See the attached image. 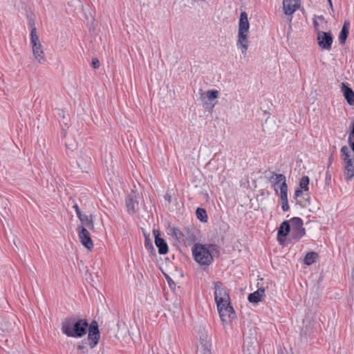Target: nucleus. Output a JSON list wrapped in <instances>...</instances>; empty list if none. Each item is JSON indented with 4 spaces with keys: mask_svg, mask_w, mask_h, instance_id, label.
Listing matches in <instances>:
<instances>
[{
    "mask_svg": "<svg viewBox=\"0 0 354 354\" xmlns=\"http://www.w3.org/2000/svg\"><path fill=\"white\" fill-rule=\"evenodd\" d=\"M29 25L31 26V29L32 28V27H35V22H34V21H32V20H30V21H29Z\"/></svg>",
    "mask_w": 354,
    "mask_h": 354,
    "instance_id": "obj_40",
    "label": "nucleus"
},
{
    "mask_svg": "<svg viewBox=\"0 0 354 354\" xmlns=\"http://www.w3.org/2000/svg\"><path fill=\"white\" fill-rule=\"evenodd\" d=\"M216 304L218 311V310L224 308L225 307L231 305V304H230V298L227 299L225 300V301H222V302H221V300L220 301H216Z\"/></svg>",
    "mask_w": 354,
    "mask_h": 354,
    "instance_id": "obj_27",
    "label": "nucleus"
},
{
    "mask_svg": "<svg viewBox=\"0 0 354 354\" xmlns=\"http://www.w3.org/2000/svg\"><path fill=\"white\" fill-rule=\"evenodd\" d=\"M144 234H145V246L146 249L148 251L154 250V248H153V243H152V241H151V239L149 237V234L147 235L145 233Z\"/></svg>",
    "mask_w": 354,
    "mask_h": 354,
    "instance_id": "obj_26",
    "label": "nucleus"
},
{
    "mask_svg": "<svg viewBox=\"0 0 354 354\" xmlns=\"http://www.w3.org/2000/svg\"><path fill=\"white\" fill-rule=\"evenodd\" d=\"M351 277L354 279V267L353 268L352 271H351Z\"/></svg>",
    "mask_w": 354,
    "mask_h": 354,
    "instance_id": "obj_42",
    "label": "nucleus"
},
{
    "mask_svg": "<svg viewBox=\"0 0 354 354\" xmlns=\"http://www.w3.org/2000/svg\"><path fill=\"white\" fill-rule=\"evenodd\" d=\"M153 235L155 237V244L158 249V252L160 254H165L168 252V245L166 241L160 236L158 230H153Z\"/></svg>",
    "mask_w": 354,
    "mask_h": 354,
    "instance_id": "obj_14",
    "label": "nucleus"
},
{
    "mask_svg": "<svg viewBox=\"0 0 354 354\" xmlns=\"http://www.w3.org/2000/svg\"><path fill=\"white\" fill-rule=\"evenodd\" d=\"M78 218L80 220V221L82 223V226H84L85 227L88 228L89 230H93L94 229V224L92 218V216L90 217L86 214H83L78 217Z\"/></svg>",
    "mask_w": 354,
    "mask_h": 354,
    "instance_id": "obj_20",
    "label": "nucleus"
},
{
    "mask_svg": "<svg viewBox=\"0 0 354 354\" xmlns=\"http://www.w3.org/2000/svg\"><path fill=\"white\" fill-rule=\"evenodd\" d=\"M32 53L35 58L39 62L42 63L45 61L44 53L42 50L41 44L31 45Z\"/></svg>",
    "mask_w": 354,
    "mask_h": 354,
    "instance_id": "obj_18",
    "label": "nucleus"
},
{
    "mask_svg": "<svg viewBox=\"0 0 354 354\" xmlns=\"http://www.w3.org/2000/svg\"><path fill=\"white\" fill-rule=\"evenodd\" d=\"M30 40V45H35L41 43L37 32L36 27H32V28L31 29Z\"/></svg>",
    "mask_w": 354,
    "mask_h": 354,
    "instance_id": "obj_24",
    "label": "nucleus"
},
{
    "mask_svg": "<svg viewBox=\"0 0 354 354\" xmlns=\"http://www.w3.org/2000/svg\"><path fill=\"white\" fill-rule=\"evenodd\" d=\"M345 163L344 178L346 180H351L354 176V158H343Z\"/></svg>",
    "mask_w": 354,
    "mask_h": 354,
    "instance_id": "obj_13",
    "label": "nucleus"
},
{
    "mask_svg": "<svg viewBox=\"0 0 354 354\" xmlns=\"http://www.w3.org/2000/svg\"><path fill=\"white\" fill-rule=\"evenodd\" d=\"M290 238L299 241L306 234V230L304 227L303 220L299 217H293L290 220Z\"/></svg>",
    "mask_w": 354,
    "mask_h": 354,
    "instance_id": "obj_4",
    "label": "nucleus"
},
{
    "mask_svg": "<svg viewBox=\"0 0 354 354\" xmlns=\"http://www.w3.org/2000/svg\"><path fill=\"white\" fill-rule=\"evenodd\" d=\"M164 198L166 201H167L169 203L171 201V195H169V194H166L165 196H164Z\"/></svg>",
    "mask_w": 354,
    "mask_h": 354,
    "instance_id": "obj_36",
    "label": "nucleus"
},
{
    "mask_svg": "<svg viewBox=\"0 0 354 354\" xmlns=\"http://www.w3.org/2000/svg\"><path fill=\"white\" fill-rule=\"evenodd\" d=\"M209 346L210 345L207 343L202 344L200 351L201 354H212Z\"/></svg>",
    "mask_w": 354,
    "mask_h": 354,
    "instance_id": "obj_30",
    "label": "nucleus"
},
{
    "mask_svg": "<svg viewBox=\"0 0 354 354\" xmlns=\"http://www.w3.org/2000/svg\"><path fill=\"white\" fill-rule=\"evenodd\" d=\"M265 297V288H259L254 292L250 293L248 297V299L250 303L257 304L261 301Z\"/></svg>",
    "mask_w": 354,
    "mask_h": 354,
    "instance_id": "obj_15",
    "label": "nucleus"
},
{
    "mask_svg": "<svg viewBox=\"0 0 354 354\" xmlns=\"http://www.w3.org/2000/svg\"><path fill=\"white\" fill-rule=\"evenodd\" d=\"M328 2H329L330 5V6H332L331 0H328Z\"/></svg>",
    "mask_w": 354,
    "mask_h": 354,
    "instance_id": "obj_48",
    "label": "nucleus"
},
{
    "mask_svg": "<svg viewBox=\"0 0 354 354\" xmlns=\"http://www.w3.org/2000/svg\"><path fill=\"white\" fill-rule=\"evenodd\" d=\"M216 245L214 244L195 243L192 248L194 260L201 266H209L213 262V255L217 251Z\"/></svg>",
    "mask_w": 354,
    "mask_h": 354,
    "instance_id": "obj_2",
    "label": "nucleus"
},
{
    "mask_svg": "<svg viewBox=\"0 0 354 354\" xmlns=\"http://www.w3.org/2000/svg\"><path fill=\"white\" fill-rule=\"evenodd\" d=\"M172 232H173V234L174 236H175V238L178 240V241H180L183 237V232L180 231V229L177 228V227H173L172 228Z\"/></svg>",
    "mask_w": 354,
    "mask_h": 354,
    "instance_id": "obj_29",
    "label": "nucleus"
},
{
    "mask_svg": "<svg viewBox=\"0 0 354 354\" xmlns=\"http://www.w3.org/2000/svg\"><path fill=\"white\" fill-rule=\"evenodd\" d=\"M270 182L274 188V192L278 194L280 191V194H282V189H284L286 193L288 192V185L286 183V176L282 174L273 173L270 178Z\"/></svg>",
    "mask_w": 354,
    "mask_h": 354,
    "instance_id": "obj_6",
    "label": "nucleus"
},
{
    "mask_svg": "<svg viewBox=\"0 0 354 354\" xmlns=\"http://www.w3.org/2000/svg\"><path fill=\"white\" fill-rule=\"evenodd\" d=\"M196 214L197 218L199 219L201 221L204 223L207 221V214L205 209L198 207Z\"/></svg>",
    "mask_w": 354,
    "mask_h": 354,
    "instance_id": "obj_23",
    "label": "nucleus"
},
{
    "mask_svg": "<svg viewBox=\"0 0 354 354\" xmlns=\"http://www.w3.org/2000/svg\"><path fill=\"white\" fill-rule=\"evenodd\" d=\"M318 258V254L315 252H308L304 259V263L307 266H310L316 262Z\"/></svg>",
    "mask_w": 354,
    "mask_h": 354,
    "instance_id": "obj_21",
    "label": "nucleus"
},
{
    "mask_svg": "<svg viewBox=\"0 0 354 354\" xmlns=\"http://www.w3.org/2000/svg\"><path fill=\"white\" fill-rule=\"evenodd\" d=\"M300 0H283V11L286 15L291 16L299 8Z\"/></svg>",
    "mask_w": 354,
    "mask_h": 354,
    "instance_id": "obj_10",
    "label": "nucleus"
},
{
    "mask_svg": "<svg viewBox=\"0 0 354 354\" xmlns=\"http://www.w3.org/2000/svg\"><path fill=\"white\" fill-rule=\"evenodd\" d=\"M250 24L248 21V14L242 12L239 21V30L236 40V46L241 51L243 57L247 55V51L249 46L248 33Z\"/></svg>",
    "mask_w": 354,
    "mask_h": 354,
    "instance_id": "obj_3",
    "label": "nucleus"
},
{
    "mask_svg": "<svg viewBox=\"0 0 354 354\" xmlns=\"http://www.w3.org/2000/svg\"><path fill=\"white\" fill-rule=\"evenodd\" d=\"M88 342L91 348H95L98 344L100 334L98 324L96 321H92L87 328Z\"/></svg>",
    "mask_w": 354,
    "mask_h": 354,
    "instance_id": "obj_5",
    "label": "nucleus"
},
{
    "mask_svg": "<svg viewBox=\"0 0 354 354\" xmlns=\"http://www.w3.org/2000/svg\"><path fill=\"white\" fill-rule=\"evenodd\" d=\"M126 206L127 212L130 214H133L138 211L139 203L136 193H131L127 196L126 198Z\"/></svg>",
    "mask_w": 354,
    "mask_h": 354,
    "instance_id": "obj_11",
    "label": "nucleus"
},
{
    "mask_svg": "<svg viewBox=\"0 0 354 354\" xmlns=\"http://www.w3.org/2000/svg\"><path fill=\"white\" fill-rule=\"evenodd\" d=\"M330 180V175L328 171L326 172V181L329 182Z\"/></svg>",
    "mask_w": 354,
    "mask_h": 354,
    "instance_id": "obj_38",
    "label": "nucleus"
},
{
    "mask_svg": "<svg viewBox=\"0 0 354 354\" xmlns=\"http://www.w3.org/2000/svg\"><path fill=\"white\" fill-rule=\"evenodd\" d=\"M78 236L82 244L88 250H91L93 248L90 233L84 226L78 227Z\"/></svg>",
    "mask_w": 354,
    "mask_h": 354,
    "instance_id": "obj_7",
    "label": "nucleus"
},
{
    "mask_svg": "<svg viewBox=\"0 0 354 354\" xmlns=\"http://www.w3.org/2000/svg\"><path fill=\"white\" fill-rule=\"evenodd\" d=\"M88 326L86 319L70 317L63 321L61 330L68 337L81 338L86 334Z\"/></svg>",
    "mask_w": 354,
    "mask_h": 354,
    "instance_id": "obj_1",
    "label": "nucleus"
},
{
    "mask_svg": "<svg viewBox=\"0 0 354 354\" xmlns=\"http://www.w3.org/2000/svg\"><path fill=\"white\" fill-rule=\"evenodd\" d=\"M91 65L94 68H98L100 67V61L97 58H93Z\"/></svg>",
    "mask_w": 354,
    "mask_h": 354,
    "instance_id": "obj_33",
    "label": "nucleus"
},
{
    "mask_svg": "<svg viewBox=\"0 0 354 354\" xmlns=\"http://www.w3.org/2000/svg\"><path fill=\"white\" fill-rule=\"evenodd\" d=\"M73 208L75 210V213H76L77 217H80L82 215V212L80 211V209L78 205L77 204H75L73 205Z\"/></svg>",
    "mask_w": 354,
    "mask_h": 354,
    "instance_id": "obj_34",
    "label": "nucleus"
},
{
    "mask_svg": "<svg viewBox=\"0 0 354 354\" xmlns=\"http://www.w3.org/2000/svg\"><path fill=\"white\" fill-rule=\"evenodd\" d=\"M214 299L215 301H220L222 302L225 301L227 299L230 298L229 293L226 287L220 281L214 282Z\"/></svg>",
    "mask_w": 354,
    "mask_h": 354,
    "instance_id": "obj_8",
    "label": "nucleus"
},
{
    "mask_svg": "<svg viewBox=\"0 0 354 354\" xmlns=\"http://www.w3.org/2000/svg\"><path fill=\"white\" fill-rule=\"evenodd\" d=\"M349 144L352 151L354 153V141L352 142V140H351V142H349Z\"/></svg>",
    "mask_w": 354,
    "mask_h": 354,
    "instance_id": "obj_39",
    "label": "nucleus"
},
{
    "mask_svg": "<svg viewBox=\"0 0 354 354\" xmlns=\"http://www.w3.org/2000/svg\"><path fill=\"white\" fill-rule=\"evenodd\" d=\"M282 189V194H280V198L282 203L281 208L283 212H287L289 209L288 192L286 193L284 189Z\"/></svg>",
    "mask_w": 354,
    "mask_h": 354,
    "instance_id": "obj_22",
    "label": "nucleus"
},
{
    "mask_svg": "<svg viewBox=\"0 0 354 354\" xmlns=\"http://www.w3.org/2000/svg\"><path fill=\"white\" fill-rule=\"evenodd\" d=\"M65 145H66V147L67 149H71V150H73V147H74V145H73V144H68V143H66V144H65Z\"/></svg>",
    "mask_w": 354,
    "mask_h": 354,
    "instance_id": "obj_37",
    "label": "nucleus"
},
{
    "mask_svg": "<svg viewBox=\"0 0 354 354\" xmlns=\"http://www.w3.org/2000/svg\"><path fill=\"white\" fill-rule=\"evenodd\" d=\"M170 281H171V279H169L168 280V283H169V285L170 286H171V284H174V282H170Z\"/></svg>",
    "mask_w": 354,
    "mask_h": 354,
    "instance_id": "obj_45",
    "label": "nucleus"
},
{
    "mask_svg": "<svg viewBox=\"0 0 354 354\" xmlns=\"http://www.w3.org/2000/svg\"><path fill=\"white\" fill-rule=\"evenodd\" d=\"M14 243L17 247V243H16V241L15 240H14Z\"/></svg>",
    "mask_w": 354,
    "mask_h": 354,
    "instance_id": "obj_49",
    "label": "nucleus"
},
{
    "mask_svg": "<svg viewBox=\"0 0 354 354\" xmlns=\"http://www.w3.org/2000/svg\"><path fill=\"white\" fill-rule=\"evenodd\" d=\"M170 281H171V279H169L168 280V283H169V285L170 286H171V284H174V282H170Z\"/></svg>",
    "mask_w": 354,
    "mask_h": 354,
    "instance_id": "obj_43",
    "label": "nucleus"
},
{
    "mask_svg": "<svg viewBox=\"0 0 354 354\" xmlns=\"http://www.w3.org/2000/svg\"><path fill=\"white\" fill-rule=\"evenodd\" d=\"M170 281H171V279H169L168 280V283H169V285L170 286H171V284H174V282H170Z\"/></svg>",
    "mask_w": 354,
    "mask_h": 354,
    "instance_id": "obj_44",
    "label": "nucleus"
},
{
    "mask_svg": "<svg viewBox=\"0 0 354 354\" xmlns=\"http://www.w3.org/2000/svg\"><path fill=\"white\" fill-rule=\"evenodd\" d=\"M351 132L348 135V142H351L353 138H354V118L352 120L350 124Z\"/></svg>",
    "mask_w": 354,
    "mask_h": 354,
    "instance_id": "obj_31",
    "label": "nucleus"
},
{
    "mask_svg": "<svg viewBox=\"0 0 354 354\" xmlns=\"http://www.w3.org/2000/svg\"><path fill=\"white\" fill-rule=\"evenodd\" d=\"M303 192H304V191L302 189H297L295 190V196L296 198L299 197V196H301L302 195Z\"/></svg>",
    "mask_w": 354,
    "mask_h": 354,
    "instance_id": "obj_35",
    "label": "nucleus"
},
{
    "mask_svg": "<svg viewBox=\"0 0 354 354\" xmlns=\"http://www.w3.org/2000/svg\"><path fill=\"white\" fill-rule=\"evenodd\" d=\"M319 46L326 50H330L333 43V37L330 32L319 31L317 33Z\"/></svg>",
    "mask_w": 354,
    "mask_h": 354,
    "instance_id": "obj_9",
    "label": "nucleus"
},
{
    "mask_svg": "<svg viewBox=\"0 0 354 354\" xmlns=\"http://www.w3.org/2000/svg\"><path fill=\"white\" fill-rule=\"evenodd\" d=\"M218 313L223 322H229L236 317L235 311L231 305L218 310Z\"/></svg>",
    "mask_w": 354,
    "mask_h": 354,
    "instance_id": "obj_12",
    "label": "nucleus"
},
{
    "mask_svg": "<svg viewBox=\"0 0 354 354\" xmlns=\"http://www.w3.org/2000/svg\"><path fill=\"white\" fill-rule=\"evenodd\" d=\"M206 96L209 100H214L218 97V91L217 90H209L207 91Z\"/></svg>",
    "mask_w": 354,
    "mask_h": 354,
    "instance_id": "obj_28",
    "label": "nucleus"
},
{
    "mask_svg": "<svg viewBox=\"0 0 354 354\" xmlns=\"http://www.w3.org/2000/svg\"><path fill=\"white\" fill-rule=\"evenodd\" d=\"M309 177L307 176H304L300 179L299 182V186L301 189H304V191H308V185H309Z\"/></svg>",
    "mask_w": 354,
    "mask_h": 354,
    "instance_id": "obj_25",
    "label": "nucleus"
},
{
    "mask_svg": "<svg viewBox=\"0 0 354 354\" xmlns=\"http://www.w3.org/2000/svg\"><path fill=\"white\" fill-rule=\"evenodd\" d=\"M340 152L343 158H351L350 154L348 153V149L347 147L344 146L341 148Z\"/></svg>",
    "mask_w": 354,
    "mask_h": 354,
    "instance_id": "obj_32",
    "label": "nucleus"
},
{
    "mask_svg": "<svg viewBox=\"0 0 354 354\" xmlns=\"http://www.w3.org/2000/svg\"><path fill=\"white\" fill-rule=\"evenodd\" d=\"M313 24H314L315 27L318 26V23L315 20L313 21Z\"/></svg>",
    "mask_w": 354,
    "mask_h": 354,
    "instance_id": "obj_46",
    "label": "nucleus"
},
{
    "mask_svg": "<svg viewBox=\"0 0 354 354\" xmlns=\"http://www.w3.org/2000/svg\"><path fill=\"white\" fill-rule=\"evenodd\" d=\"M62 136H64V137L66 136V133L64 131L62 133Z\"/></svg>",
    "mask_w": 354,
    "mask_h": 354,
    "instance_id": "obj_47",
    "label": "nucleus"
},
{
    "mask_svg": "<svg viewBox=\"0 0 354 354\" xmlns=\"http://www.w3.org/2000/svg\"><path fill=\"white\" fill-rule=\"evenodd\" d=\"M350 24L345 21L339 36V41L341 44H344L349 32Z\"/></svg>",
    "mask_w": 354,
    "mask_h": 354,
    "instance_id": "obj_19",
    "label": "nucleus"
},
{
    "mask_svg": "<svg viewBox=\"0 0 354 354\" xmlns=\"http://www.w3.org/2000/svg\"><path fill=\"white\" fill-rule=\"evenodd\" d=\"M342 91L343 95L346 100L347 102L350 105L354 104V92L348 86L346 85L345 83H342Z\"/></svg>",
    "mask_w": 354,
    "mask_h": 354,
    "instance_id": "obj_17",
    "label": "nucleus"
},
{
    "mask_svg": "<svg viewBox=\"0 0 354 354\" xmlns=\"http://www.w3.org/2000/svg\"><path fill=\"white\" fill-rule=\"evenodd\" d=\"M290 231V221H283L278 230L277 232V240L281 243L282 239L281 236H286Z\"/></svg>",
    "mask_w": 354,
    "mask_h": 354,
    "instance_id": "obj_16",
    "label": "nucleus"
},
{
    "mask_svg": "<svg viewBox=\"0 0 354 354\" xmlns=\"http://www.w3.org/2000/svg\"><path fill=\"white\" fill-rule=\"evenodd\" d=\"M84 346H82V345H78V346H77V348H78L79 350H82V349H84Z\"/></svg>",
    "mask_w": 354,
    "mask_h": 354,
    "instance_id": "obj_41",
    "label": "nucleus"
}]
</instances>
